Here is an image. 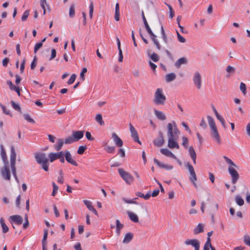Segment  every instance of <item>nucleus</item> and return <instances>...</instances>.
<instances>
[{
    "instance_id": "nucleus-1",
    "label": "nucleus",
    "mask_w": 250,
    "mask_h": 250,
    "mask_svg": "<svg viewBox=\"0 0 250 250\" xmlns=\"http://www.w3.org/2000/svg\"><path fill=\"white\" fill-rule=\"evenodd\" d=\"M167 136L168 137L167 146L171 149H179L180 146L177 142L180 131L177 128L175 122L168 123L167 125Z\"/></svg>"
},
{
    "instance_id": "nucleus-2",
    "label": "nucleus",
    "mask_w": 250,
    "mask_h": 250,
    "mask_svg": "<svg viewBox=\"0 0 250 250\" xmlns=\"http://www.w3.org/2000/svg\"><path fill=\"white\" fill-rule=\"evenodd\" d=\"M226 163L229 164L230 166L228 167V171L231 177V182L233 184H236L239 178V175L236 168H238V167L233 163V162L226 156H224Z\"/></svg>"
},
{
    "instance_id": "nucleus-3",
    "label": "nucleus",
    "mask_w": 250,
    "mask_h": 250,
    "mask_svg": "<svg viewBox=\"0 0 250 250\" xmlns=\"http://www.w3.org/2000/svg\"><path fill=\"white\" fill-rule=\"evenodd\" d=\"M35 158L38 164L41 165L42 168L45 171L49 170V160L45 153L39 152L35 154Z\"/></svg>"
},
{
    "instance_id": "nucleus-4",
    "label": "nucleus",
    "mask_w": 250,
    "mask_h": 250,
    "mask_svg": "<svg viewBox=\"0 0 250 250\" xmlns=\"http://www.w3.org/2000/svg\"><path fill=\"white\" fill-rule=\"evenodd\" d=\"M166 101V97L163 93L161 88H157L154 93L153 102L156 105H164Z\"/></svg>"
},
{
    "instance_id": "nucleus-5",
    "label": "nucleus",
    "mask_w": 250,
    "mask_h": 250,
    "mask_svg": "<svg viewBox=\"0 0 250 250\" xmlns=\"http://www.w3.org/2000/svg\"><path fill=\"white\" fill-rule=\"evenodd\" d=\"M118 172L120 176L126 184L130 185L133 182L134 180L133 176L128 172H126L123 168H119Z\"/></svg>"
},
{
    "instance_id": "nucleus-6",
    "label": "nucleus",
    "mask_w": 250,
    "mask_h": 250,
    "mask_svg": "<svg viewBox=\"0 0 250 250\" xmlns=\"http://www.w3.org/2000/svg\"><path fill=\"white\" fill-rule=\"evenodd\" d=\"M1 174L3 179L6 180L10 181L11 179V174L9 168V162L7 161L6 164H4L3 167L0 170Z\"/></svg>"
},
{
    "instance_id": "nucleus-7",
    "label": "nucleus",
    "mask_w": 250,
    "mask_h": 250,
    "mask_svg": "<svg viewBox=\"0 0 250 250\" xmlns=\"http://www.w3.org/2000/svg\"><path fill=\"white\" fill-rule=\"evenodd\" d=\"M186 246H191L194 248V250H200V242L196 239H187L184 241Z\"/></svg>"
},
{
    "instance_id": "nucleus-8",
    "label": "nucleus",
    "mask_w": 250,
    "mask_h": 250,
    "mask_svg": "<svg viewBox=\"0 0 250 250\" xmlns=\"http://www.w3.org/2000/svg\"><path fill=\"white\" fill-rule=\"evenodd\" d=\"M193 81L194 85L198 89H200L202 85L201 76L199 72H196L194 74Z\"/></svg>"
},
{
    "instance_id": "nucleus-9",
    "label": "nucleus",
    "mask_w": 250,
    "mask_h": 250,
    "mask_svg": "<svg viewBox=\"0 0 250 250\" xmlns=\"http://www.w3.org/2000/svg\"><path fill=\"white\" fill-rule=\"evenodd\" d=\"M129 129L131 132V136L134 141L141 145V142L139 140L138 132L131 124H129Z\"/></svg>"
},
{
    "instance_id": "nucleus-10",
    "label": "nucleus",
    "mask_w": 250,
    "mask_h": 250,
    "mask_svg": "<svg viewBox=\"0 0 250 250\" xmlns=\"http://www.w3.org/2000/svg\"><path fill=\"white\" fill-rule=\"evenodd\" d=\"M165 143V139L164 138L163 133L162 131L159 132L158 137L153 141V144L158 147L162 146Z\"/></svg>"
},
{
    "instance_id": "nucleus-11",
    "label": "nucleus",
    "mask_w": 250,
    "mask_h": 250,
    "mask_svg": "<svg viewBox=\"0 0 250 250\" xmlns=\"http://www.w3.org/2000/svg\"><path fill=\"white\" fill-rule=\"evenodd\" d=\"M150 36L151 39L153 42L154 44L156 46V48L158 50H160L161 48V45L160 44L159 41L157 39V36L153 33L150 28L146 30Z\"/></svg>"
},
{
    "instance_id": "nucleus-12",
    "label": "nucleus",
    "mask_w": 250,
    "mask_h": 250,
    "mask_svg": "<svg viewBox=\"0 0 250 250\" xmlns=\"http://www.w3.org/2000/svg\"><path fill=\"white\" fill-rule=\"evenodd\" d=\"M210 135L214 141L219 145L221 144V137L217 128L210 129Z\"/></svg>"
},
{
    "instance_id": "nucleus-13",
    "label": "nucleus",
    "mask_w": 250,
    "mask_h": 250,
    "mask_svg": "<svg viewBox=\"0 0 250 250\" xmlns=\"http://www.w3.org/2000/svg\"><path fill=\"white\" fill-rule=\"evenodd\" d=\"M64 157L66 161L71 165L78 166V163L73 159L70 152L67 150L64 152Z\"/></svg>"
},
{
    "instance_id": "nucleus-14",
    "label": "nucleus",
    "mask_w": 250,
    "mask_h": 250,
    "mask_svg": "<svg viewBox=\"0 0 250 250\" xmlns=\"http://www.w3.org/2000/svg\"><path fill=\"white\" fill-rule=\"evenodd\" d=\"M16 152L13 146H11L10 166H16Z\"/></svg>"
},
{
    "instance_id": "nucleus-15",
    "label": "nucleus",
    "mask_w": 250,
    "mask_h": 250,
    "mask_svg": "<svg viewBox=\"0 0 250 250\" xmlns=\"http://www.w3.org/2000/svg\"><path fill=\"white\" fill-rule=\"evenodd\" d=\"M161 32L162 35V39L167 45H168L170 42L172 41V38L168 39L165 33L163 26L162 25L161 27Z\"/></svg>"
},
{
    "instance_id": "nucleus-16",
    "label": "nucleus",
    "mask_w": 250,
    "mask_h": 250,
    "mask_svg": "<svg viewBox=\"0 0 250 250\" xmlns=\"http://www.w3.org/2000/svg\"><path fill=\"white\" fill-rule=\"evenodd\" d=\"M72 135L75 141L77 142L83 137L84 131H73Z\"/></svg>"
},
{
    "instance_id": "nucleus-17",
    "label": "nucleus",
    "mask_w": 250,
    "mask_h": 250,
    "mask_svg": "<svg viewBox=\"0 0 250 250\" xmlns=\"http://www.w3.org/2000/svg\"><path fill=\"white\" fill-rule=\"evenodd\" d=\"M63 151H60L57 153L51 152L48 154V158L50 162H53L57 159H59L62 154Z\"/></svg>"
},
{
    "instance_id": "nucleus-18",
    "label": "nucleus",
    "mask_w": 250,
    "mask_h": 250,
    "mask_svg": "<svg viewBox=\"0 0 250 250\" xmlns=\"http://www.w3.org/2000/svg\"><path fill=\"white\" fill-rule=\"evenodd\" d=\"M154 162L156 165H157L158 167L161 168H165L167 170H171L173 168L172 166L167 165L160 162L156 158L154 159Z\"/></svg>"
},
{
    "instance_id": "nucleus-19",
    "label": "nucleus",
    "mask_w": 250,
    "mask_h": 250,
    "mask_svg": "<svg viewBox=\"0 0 250 250\" xmlns=\"http://www.w3.org/2000/svg\"><path fill=\"white\" fill-rule=\"evenodd\" d=\"M10 218L12 221L14 222L18 225H21L23 222L22 218L19 215L11 216Z\"/></svg>"
},
{
    "instance_id": "nucleus-20",
    "label": "nucleus",
    "mask_w": 250,
    "mask_h": 250,
    "mask_svg": "<svg viewBox=\"0 0 250 250\" xmlns=\"http://www.w3.org/2000/svg\"><path fill=\"white\" fill-rule=\"evenodd\" d=\"M112 138L116 145L118 147H121L123 145V142L118 136L115 133H113L112 135Z\"/></svg>"
},
{
    "instance_id": "nucleus-21",
    "label": "nucleus",
    "mask_w": 250,
    "mask_h": 250,
    "mask_svg": "<svg viewBox=\"0 0 250 250\" xmlns=\"http://www.w3.org/2000/svg\"><path fill=\"white\" fill-rule=\"evenodd\" d=\"M186 167L188 168L190 174L191 176L190 178H192L193 180H195L196 177H197V176L193 166L190 163H187V164L186 165Z\"/></svg>"
},
{
    "instance_id": "nucleus-22",
    "label": "nucleus",
    "mask_w": 250,
    "mask_h": 250,
    "mask_svg": "<svg viewBox=\"0 0 250 250\" xmlns=\"http://www.w3.org/2000/svg\"><path fill=\"white\" fill-rule=\"evenodd\" d=\"M84 205L87 207L88 209L94 213L95 215H98V213L97 210L95 209V208L92 205V203L88 200H84L83 201Z\"/></svg>"
},
{
    "instance_id": "nucleus-23",
    "label": "nucleus",
    "mask_w": 250,
    "mask_h": 250,
    "mask_svg": "<svg viewBox=\"0 0 250 250\" xmlns=\"http://www.w3.org/2000/svg\"><path fill=\"white\" fill-rule=\"evenodd\" d=\"M188 63V60L185 57H182L179 59L175 63V66L179 68L182 64H186Z\"/></svg>"
},
{
    "instance_id": "nucleus-24",
    "label": "nucleus",
    "mask_w": 250,
    "mask_h": 250,
    "mask_svg": "<svg viewBox=\"0 0 250 250\" xmlns=\"http://www.w3.org/2000/svg\"><path fill=\"white\" fill-rule=\"evenodd\" d=\"M160 152L164 155L172 158L174 159H177V157L168 149L162 148L160 149Z\"/></svg>"
},
{
    "instance_id": "nucleus-25",
    "label": "nucleus",
    "mask_w": 250,
    "mask_h": 250,
    "mask_svg": "<svg viewBox=\"0 0 250 250\" xmlns=\"http://www.w3.org/2000/svg\"><path fill=\"white\" fill-rule=\"evenodd\" d=\"M154 112L155 116L158 119L161 121H164L166 119V116L162 111L154 109Z\"/></svg>"
},
{
    "instance_id": "nucleus-26",
    "label": "nucleus",
    "mask_w": 250,
    "mask_h": 250,
    "mask_svg": "<svg viewBox=\"0 0 250 250\" xmlns=\"http://www.w3.org/2000/svg\"><path fill=\"white\" fill-rule=\"evenodd\" d=\"M188 151L189 155L192 160L194 164H196V154L193 146H191L189 147Z\"/></svg>"
},
{
    "instance_id": "nucleus-27",
    "label": "nucleus",
    "mask_w": 250,
    "mask_h": 250,
    "mask_svg": "<svg viewBox=\"0 0 250 250\" xmlns=\"http://www.w3.org/2000/svg\"><path fill=\"white\" fill-rule=\"evenodd\" d=\"M133 237V234L131 232H128L125 234L124 239L123 240V243L127 244L129 243Z\"/></svg>"
},
{
    "instance_id": "nucleus-28",
    "label": "nucleus",
    "mask_w": 250,
    "mask_h": 250,
    "mask_svg": "<svg viewBox=\"0 0 250 250\" xmlns=\"http://www.w3.org/2000/svg\"><path fill=\"white\" fill-rule=\"evenodd\" d=\"M129 219L134 223H138L139 222V218L137 215L133 212L131 211H127V212Z\"/></svg>"
},
{
    "instance_id": "nucleus-29",
    "label": "nucleus",
    "mask_w": 250,
    "mask_h": 250,
    "mask_svg": "<svg viewBox=\"0 0 250 250\" xmlns=\"http://www.w3.org/2000/svg\"><path fill=\"white\" fill-rule=\"evenodd\" d=\"M0 223L2 229V232L4 233H7L9 231V228L5 223L4 219L1 217L0 219Z\"/></svg>"
},
{
    "instance_id": "nucleus-30",
    "label": "nucleus",
    "mask_w": 250,
    "mask_h": 250,
    "mask_svg": "<svg viewBox=\"0 0 250 250\" xmlns=\"http://www.w3.org/2000/svg\"><path fill=\"white\" fill-rule=\"evenodd\" d=\"M207 118L210 129L217 128L213 118L210 116H208Z\"/></svg>"
},
{
    "instance_id": "nucleus-31",
    "label": "nucleus",
    "mask_w": 250,
    "mask_h": 250,
    "mask_svg": "<svg viewBox=\"0 0 250 250\" xmlns=\"http://www.w3.org/2000/svg\"><path fill=\"white\" fill-rule=\"evenodd\" d=\"M204 231V226L202 224H199L193 230V233L197 234Z\"/></svg>"
},
{
    "instance_id": "nucleus-32",
    "label": "nucleus",
    "mask_w": 250,
    "mask_h": 250,
    "mask_svg": "<svg viewBox=\"0 0 250 250\" xmlns=\"http://www.w3.org/2000/svg\"><path fill=\"white\" fill-rule=\"evenodd\" d=\"M0 148H1V158L3 160L4 164H6L7 161H8L7 159L6 153L4 148L2 145H0Z\"/></svg>"
},
{
    "instance_id": "nucleus-33",
    "label": "nucleus",
    "mask_w": 250,
    "mask_h": 250,
    "mask_svg": "<svg viewBox=\"0 0 250 250\" xmlns=\"http://www.w3.org/2000/svg\"><path fill=\"white\" fill-rule=\"evenodd\" d=\"M114 19L116 21L120 20V7L118 3H117L115 5Z\"/></svg>"
},
{
    "instance_id": "nucleus-34",
    "label": "nucleus",
    "mask_w": 250,
    "mask_h": 250,
    "mask_svg": "<svg viewBox=\"0 0 250 250\" xmlns=\"http://www.w3.org/2000/svg\"><path fill=\"white\" fill-rule=\"evenodd\" d=\"M116 233L118 236H119L121 233V230L124 227V225L121 224L119 220H116Z\"/></svg>"
},
{
    "instance_id": "nucleus-35",
    "label": "nucleus",
    "mask_w": 250,
    "mask_h": 250,
    "mask_svg": "<svg viewBox=\"0 0 250 250\" xmlns=\"http://www.w3.org/2000/svg\"><path fill=\"white\" fill-rule=\"evenodd\" d=\"M176 74L174 73H170L167 74L166 76V80L167 82L169 83L173 81L176 78Z\"/></svg>"
},
{
    "instance_id": "nucleus-36",
    "label": "nucleus",
    "mask_w": 250,
    "mask_h": 250,
    "mask_svg": "<svg viewBox=\"0 0 250 250\" xmlns=\"http://www.w3.org/2000/svg\"><path fill=\"white\" fill-rule=\"evenodd\" d=\"M64 143V142L62 139H59L58 140L57 144L54 146L55 149L57 151H59L61 149Z\"/></svg>"
},
{
    "instance_id": "nucleus-37",
    "label": "nucleus",
    "mask_w": 250,
    "mask_h": 250,
    "mask_svg": "<svg viewBox=\"0 0 250 250\" xmlns=\"http://www.w3.org/2000/svg\"><path fill=\"white\" fill-rule=\"evenodd\" d=\"M148 55L150 57L151 59L155 62H157L159 60V56L155 53H153L152 54L150 55L149 52H148Z\"/></svg>"
},
{
    "instance_id": "nucleus-38",
    "label": "nucleus",
    "mask_w": 250,
    "mask_h": 250,
    "mask_svg": "<svg viewBox=\"0 0 250 250\" xmlns=\"http://www.w3.org/2000/svg\"><path fill=\"white\" fill-rule=\"evenodd\" d=\"M11 104L12 106V107L16 110L20 112L21 113V107L20 106V105L18 104H16V103H15L13 101H12L11 102Z\"/></svg>"
},
{
    "instance_id": "nucleus-39",
    "label": "nucleus",
    "mask_w": 250,
    "mask_h": 250,
    "mask_svg": "<svg viewBox=\"0 0 250 250\" xmlns=\"http://www.w3.org/2000/svg\"><path fill=\"white\" fill-rule=\"evenodd\" d=\"M96 121L101 125H104V122L103 120L102 116L100 114H98L95 118Z\"/></svg>"
},
{
    "instance_id": "nucleus-40",
    "label": "nucleus",
    "mask_w": 250,
    "mask_h": 250,
    "mask_svg": "<svg viewBox=\"0 0 250 250\" xmlns=\"http://www.w3.org/2000/svg\"><path fill=\"white\" fill-rule=\"evenodd\" d=\"M75 14V5L73 4L69 8V15L70 18H72L74 17Z\"/></svg>"
},
{
    "instance_id": "nucleus-41",
    "label": "nucleus",
    "mask_w": 250,
    "mask_h": 250,
    "mask_svg": "<svg viewBox=\"0 0 250 250\" xmlns=\"http://www.w3.org/2000/svg\"><path fill=\"white\" fill-rule=\"evenodd\" d=\"M141 15H142L143 21L145 28H146V30H147L150 27H149V26L147 23V21L146 19L145 16L144 12L143 11H142Z\"/></svg>"
},
{
    "instance_id": "nucleus-42",
    "label": "nucleus",
    "mask_w": 250,
    "mask_h": 250,
    "mask_svg": "<svg viewBox=\"0 0 250 250\" xmlns=\"http://www.w3.org/2000/svg\"><path fill=\"white\" fill-rule=\"evenodd\" d=\"M235 201L238 205L242 206L244 204L243 199L240 196H236L235 197Z\"/></svg>"
},
{
    "instance_id": "nucleus-43",
    "label": "nucleus",
    "mask_w": 250,
    "mask_h": 250,
    "mask_svg": "<svg viewBox=\"0 0 250 250\" xmlns=\"http://www.w3.org/2000/svg\"><path fill=\"white\" fill-rule=\"evenodd\" d=\"M75 142L76 141H75L72 135L66 138L64 141L65 144H71Z\"/></svg>"
},
{
    "instance_id": "nucleus-44",
    "label": "nucleus",
    "mask_w": 250,
    "mask_h": 250,
    "mask_svg": "<svg viewBox=\"0 0 250 250\" xmlns=\"http://www.w3.org/2000/svg\"><path fill=\"white\" fill-rule=\"evenodd\" d=\"M210 247H211V243L209 242V239H208L204 246L203 250H209Z\"/></svg>"
},
{
    "instance_id": "nucleus-45",
    "label": "nucleus",
    "mask_w": 250,
    "mask_h": 250,
    "mask_svg": "<svg viewBox=\"0 0 250 250\" xmlns=\"http://www.w3.org/2000/svg\"><path fill=\"white\" fill-rule=\"evenodd\" d=\"M165 4L167 6V7L169 8V17L171 19H172L174 17V15H174V11L173 10L172 6L170 4H168L167 3H165Z\"/></svg>"
},
{
    "instance_id": "nucleus-46",
    "label": "nucleus",
    "mask_w": 250,
    "mask_h": 250,
    "mask_svg": "<svg viewBox=\"0 0 250 250\" xmlns=\"http://www.w3.org/2000/svg\"><path fill=\"white\" fill-rule=\"evenodd\" d=\"M0 107L2 109L3 112L4 113H5L6 115H10V116L12 117L13 115L11 114L10 111L9 110H7L5 106L3 105L0 104Z\"/></svg>"
},
{
    "instance_id": "nucleus-47",
    "label": "nucleus",
    "mask_w": 250,
    "mask_h": 250,
    "mask_svg": "<svg viewBox=\"0 0 250 250\" xmlns=\"http://www.w3.org/2000/svg\"><path fill=\"white\" fill-rule=\"evenodd\" d=\"M86 146H79V148H78V150L77 151V153L78 154H80V155H82L83 154L84 151L86 149Z\"/></svg>"
},
{
    "instance_id": "nucleus-48",
    "label": "nucleus",
    "mask_w": 250,
    "mask_h": 250,
    "mask_svg": "<svg viewBox=\"0 0 250 250\" xmlns=\"http://www.w3.org/2000/svg\"><path fill=\"white\" fill-rule=\"evenodd\" d=\"M235 70L234 67L230 65H228L226 68V71L229 74H234L235 73Z\"/></svg>"
},
{
    "instance_id": "nucleus-49",
    "label": "nucleus",
    "mask_w": 250,
    "mask_h": 250,
    "mask_svg": "<svg viewBox=\"0 0 250 250\" xmlns=\"http://www.w3.org/2000/svg\"><path fill=\"white\" fill-rule=\"evenodd\" d=\"M176 33H177V38H178V40L179 42H182V43H184L186 42V40L185 39V38H184L183 37H182L180 34V33L178 32V31H176Z\"/></svg>"
},
{
    "instance_id": "nucleus-50",
    "label": "nucleus",
    "mask_w": 250,
    "mask_h": 250,
    "mask_svg": "<svg viewBox=\"0 0 250 250\" xmlns=\"http://www.w3.org/2000/svg\"><path fill=\"white\" fill-rule=\"evenodd\" d=\"M48 236V230L47 229H45L44 230V234L43 238L42 239V243H47V238Z\"/></svg>"
},
{
    "instance_id": "nucleus-51",
    "label": "nucleus",
    "mask_w": 250,
    "mask_h": 250,
    "mask_svg": "<svg viewBox=\"0 0 250 250\" xmlns=\"http://www.w3.org/2000/svg\"><path fill=\"white\" fill-rule=\"evenodd\" d=\"M52 186H53V191L52 192L51 195H52V196H54L56 195L57 192L58 191L59 188L54 182H53Z\"/></svg>"
},
{
    "instance_id": "nucleus-52",
    "label": "nucleus",
    "mask_w": 250,
    "mask_h": 250,
    "mask_svg": "<svg viewBox=\"0 0 250 250\" xmlns=\"http://www.w3.org/2000/svg\"><path fill=\"white\" fill-rule=\"evenodd\" d=\"M76 77H77V76L76 74H72L70 78H69V80L68 81L67 83L68 84H72L75 82Z\"/></svg>"
},
{
    "instance_id": "nucleus-53",
    "label": "nucleus",
    "mask_w": 250,
    "mask_h": 250,
    "mask_svg": "<svg viewBox=\"0 0 250 250\" xmlns=\"http://www.w3.org/2000/svg\"><path fill=\"white\" fill-rule=\"evenodd\" d=\"M240 89L244 95L246 94V85L244 83H240Z\"/></svg>"
},
{
    "instance_id": "nucleus-54",
    "label": "nucleus",
    "mask_w": 250,
    "mask_h": 250,
    "mask_svg": "<svg viewBox=\"0 0 250 250\" xmlns=\"http://www.w3.org/2000/svg\"><path fill=\"white\" fill-rule=\"evenodd\" d=\"M23 117H24V119L26 120V121H27L28 122L32 123H35L34 120L33 119H32L30 117L29 114H24L23 115Z\"/></svg>"
},
{
    "instance_id": "nucleus-55",
    "label": "nucleus",
    "mask_w": 250,
    "mask_h": 250,
    "mask_svg": "<svg viewBox=\"0 0 250 250\" xmlns=\"http://www.w3.org/2000/svg\"><path fill=\"white\" fill-rule=\"evenodd\" d=\"M42 46V42H39L35 44L34 49V53H36L38 50Z\"/></svg>"
},
{
    "instance_id": "nucleus-56",
    "label": "nucleus",
    "mask_w": 250,
    "mask_h": 250,
    "mask_svg": "<svg viewBox=\"0 0 250 250\" xmlns=\"http://www.w3.org/2000/svg\"><path fill=\"white\" fill-rule=\"evenodd\" d=\"M244 242L246 245L250 247V236L248 235H245Z\"/></svg>"
},
{
    "instance_id": "nucleus-57",
    "label": "nucleus",
    "mask_w": 250,
    "mask_h": 250,
    "mask_svg": "<svg viewBox=\"0 0 250 250\" xmlns=\"http://www.w3.org/2000/svg\"><path fill=\"white\" fill-rule=\"evenodd\" d=\"M94 10V4L92 1L90 2V5H89V17L92 19V15L93 13Z\"/></svg>"
},
{
    "instance_id": "nucleus-58",
    "label": "nucleus",
    "mask_w": 250,
    "mask_h": 250,
    "mask_svg": "<svg viewBox=\"0 0 250 250\" xmlns=\"http://www.w3.org/2000/svg\"><path fill=\"white\" fill-rule=\"evenodd\" d=\"M29 10H27L25 11H24V12L23 13V15L21 17L22 21H25L27 20V19L29 16Z\"/></svg>"
},
{
    "instance_id": "nucleus-59",
    "label": "nucleus",
    "mask_w": 250,
    "mask_h": 250,
    "mask_svg": "<svg viewBox=\"0 0 250 250\" xmlns=\"http://www.w3.org/2000/svg\"><path fill=\"white\" fill-rule=\"evenodd\" d=\"M115 147L114 146H106L105 147V150L109 153L114 152Z\"/></svg>"
},
{
    "instance_id": "nucleus-60",
    "label": "nucleus",
    "mask_w": 250,
    "mask_h": 250,
    "mask_svg": "<svg viewBox=\"0 0 250 250\" xmlns=\"http://www.w3.org/2000/svg\"><path fill=\"white\" fill-rule=\"evenodd\" d=\"M182 145L186 148L187 147V144H188V139L185 137V136H183L182 137Z\"/></svg>"
},
{
    "instance_id": "nucleus-61",
    "label": "nucleus",
    "mask_w": 250,
    "mask_h": 250,
    "mask_svg": "<svg viewBox=\"0 0 250 250\" xmlns=\"http://www.w3.org/2000/svg\"><path fill=\"white\" fill-rule=\"evenodd\" d=\"M36 61H37V58H36V57L35 56L33 59V61H32V62L31 63L30 67H31V69L32 70L34 69L36 67V66L37 65Z\"/></svg>"
},
{
    "instance_id": "nucleus-62",
    "label": "nucleus",
    "mask_w": 250,
    "mask_h": 250,
    "mask_svg": "<svg viewBox=\"0 0 250 250\" xmlns=\"http://www.w3.org/2000/svg\"><path fill=\"white\" fill-rule=\"evenodd\" d=\"M10 167L11 168L12 173L13 175L14 176V178L17 177L18 176L17 175V170H16V166H10Z\"/></svg>"
},
{
    "instance_id": "nucleus-63",
    "label": "nucleus",
    "mask_w": 250,
    "mask_h": 250,
    "mask_svg": "<svg viewBox=\"0 0 250 250\" xmlns=\"http://www.w3.org/2000/svg\"><path fill=\"white\" fill-rule=\"evenodd\" d=\"M10 167L11 168L12 173L13 175L14 176V178L17 177L18 176L17 175V170H16V166H10Z\"/></svg>"
},
{
    "instance_id": "nucleus-64",
    "label": "nucleus",
    "mask_w": 250,
    "mask_h": 250,
    "mask_svg": "<svg viewBox=\"0 0 250 250\" xmlns=\"http://www.w3.org/2000/svg\"><path fill=\"white\" fill-rule=\"evenodd\" d=\"M217 119L221 122V123L222 126L224 127V128H226V126L225 121L224 119L221 116L217 118Z\"/></svg>"
}]
</instances>
